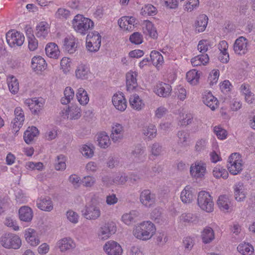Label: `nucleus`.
<instances>
[{"mask_svg": "<svg viewBox=\"0 0 255 255\" xmlns=\"http://www.w3.org/2000/svg\"><path fill=\"white\" fill-rule=\"evenodd\" d=\"M45 52L47 56L54 59L58 58L60 53L58 46L54 43H50L46 45Z\"/></svg>", "mask_w": 255, "mask_h": 255, "instance_id": "obj_37", "label": "nucleus"}, {"mask_svg": "<svg viewBox=\"0 0 255 255\" xmlns=\"http://www.w3.org/2000/svg\"><path fill=\"white\" fill-rule=\"evenodd\" d=\"M94 147L93 145H84L81 148L83 156L87 158H91L94 155Z\"/></svg>", "mask_w": 255, "mask_h": 255, "instance_id": "obj_58", "label": "nucleus"}, {"mask_svg": "<svg viewBox=\"0 0 255 255\" xmlns=\"http://www.w3.org/2000/svg\"><path fill=\"white\" fill-rule=\"evenodd\" d=\"M49 26L45 21L40 22L36 27L35 34L38 38H45L49 32Z\"/></svg>", "mask_w": 255, "mask_h": 255, "instance_id": "obj_34", "label": "nucleus"}, {"mask_svg": "<svg viewBox=\"0 0 255 255\" xmlns=\"http://www.w3.org/2000/svg\"><path fill=\"white\" fill-rule=\"evenodd\" d=\"M77 40L73 36L65 37L63 41V45L66 51L70 54H73L77 50Z\"/></svg>", "mask_w": 255, "mask_h": 255, "instance_id": "obj_23", "label": "nucleus"}, {"mask_svg": "<svg viewBox=\"0 0 255 255\" xmlns=\"http://www.w3.org/2000/svg\"><path fill=\"white\" fill-rule=\"evenodd\" d=\"M112 102L115 107L119 111L123 112L127 108V101L122 93L114 94L112 98Z\"/></svg>", "mask_w": 255, "mask_h": 255, "instance_id": "obj_19", "label": "nucleus"}, {"mask_svg": "<svg viewBox=\"0 0 255 255\" xmlns=\"http://www.w3.org/2000/svg\"><path fill=\"white\" fill-rule=\"evenodd\" d=\"M143 32L152 38H155L157 36V32L153 26L152 23L148 20L144 21L142 24Z\"/></svg>", "mask_w": 255, "mask_h": 255, "instance_id": "obj_40", "label": "nucleus"}, {"mask_svg": "<svg viewBox=\"0 0 255 255\" xmlns=\"http://www.w3.org/2000/svg\"><path fill=\"white\" fill-rule=\"evenodd\" d=\"M124 127L118 123H114L111 129V138L114 142L121 140L124 135Z\"/></svg>", "mask_w": 255, "mask_h": 255, "instance_id": "obj_18", "label": "nucleus"}, {"mask_svg": "<svg viewBox=\"0 0 255 255\" xmlns=\"http://www.w3.org/2000/svg\"><path fill=\"white\" fill-rule=\"evenodd\" d=\"M156 228L150 221H144L137 224L133 228V235L137 239L147 241L155 234Z\"/></svg>", "mask_w": 255, "mask_h": 255, "instance_id": "obj_1", "label": "nucleus"}, {"mask_svg": "<svg viewBox=\"0 0 255 255\" xmlns=\"http://www.w3.org/2000/svg\"><path fill=\"white\" fill-rule=\"evenodd\" d=\"M248 40L243 36L237 38L234 44V50L237 54L242 55L248 52Z\"/></svg>", "mask_w": 255, "mask_h": 255, "instance_id": "obj_13", "label": "nucleus"}, {"mask_svg": "<svg viewBox=\"0 0 255 255\" xmlns=\"http://www.w3.org/2000/svg\"><path fill=\"white\" fill-rule=\"evenodd\" d=\"M177 136L178 137V145L182 147H186L187 145V142L189 139V133L187 130H179L177 133Z\"/></svg>", "mask_w": 255, "mask_h": 255, "instance_id": "obj_43", "label": "nucleus"}, {"mask_svg": "<svg viewBox=\"0 0 255 255\" xmlns=\"http://www.w3.org/2000/svg\"><path fill=\"white\" fill-rule=\"evenodd\" d=\"M103 249L108 255H122L123 250L119 244L114 241H109L104 246Z\"/></svg>", "mask_w": 255, "mask_h": 255, "instance_id": "obj_14", "label": "nucleus"}, {"mask_svg": "<svg viewBox=\"0 0 255 255\" xmlns=\"http://www.w3.org/2000/svg\"><path fill=\"white\" fill-rule=\"evenodd\" d=\"M162 151V147L159 143H154L150 146V155L153 156L157 157L160 155Z\"/></svg>", "mask_w": 255, "mask_h": 255, "instance_id": "obj_57", "label": "nucleus"}, {"mask_svg": "<svg viewBox=\"0 0 255 255\" xmlns=\"http://www.w3.org/2000/svg\"><path fill=\"white\" fill-rule=\"evenodd\" d=\"M24 41V36L19 32L8 31L6 34V41L11 47L22 45Z\"/></svg>", "mask_w": 255, "mask_h": 255, "instance_id": "obj_10", "label": "nucleus"}, {"mask_svg": "<svg viewBox=\"0 0 255 255\" xmlns=\"http://www.w3.org/2000/svg\"><path fill=\"white\" fill-rule=\"evenodd\" d=\"M0 244L4 248L17 250L21 246L20 238L13 234H5L0 239Z\"/></svg>", "mask_w": 255, "mask_h": 255, "instance_id": "obj_3", "label": "nucleus"}, {"mask_svg": "<svg viewBox=\"0 0 255 255\" xmlns=\"http://www.w3.org/2000/svg\"><path fill=\"white\" fill-rule=\"evenodd\" d=\"M208 18L205 14L200 15L195 23L196 30L198 32L204 31L208 24Z\"/></svg>", "mask_w": 255, "mask_h": 255, "instance_id": "obj_41", "label": "nucleus"}, {"mask_svg": "<svg viewBox=\"0 0 255 255\" xmlns=\"http://www.w3.org/2000/svg\"><path fill=\"white\" fill-rule=\"evenodd\" d=\"M247 194V192L243 183L239 182L235 185L234 196L237 201H243L246 198Z\"/></svg>", "mask_w": 255, "mask_h": 255, "instance_id": "obj_26", "label": "nucleus"}, {"mask_svg": "<svg viewBox=\"0 0 255 255\" xmlns=\"http://www.w3.org/2000/svg\"><path fill=\"white\" fill-rule=\"evenodd\" d=\"M157 129L156 127L153 125H150L145 127L143 129V134L149 139L155 137L156 135Z\"/></svg>", "mask_w": 255, "mask_h": 255, "instance_id": "obj_55", "label": "nucleus"}, {"mask_svg": "<svg viewBox=\"0 0 255 255\" xmlns=\"http://www.w3.org/2000/svg\"><path fill=\"white\" fill-rule=\"evenodd\" d=\"M71 62L69 58L63 57L60 62L61 68L65 74L69 72L71 68Z\"/></svg>", "mask_w": 255, "mask_h": 255, "instance_id": "obj_61", "label": "nucleus"}, {"mask_svg": "<svg viewBox=\"0 0 255 255\" xmlns=\"http://www.w3.org/2000/svg\"><path fill=\"white\" fill-rule=\"evenodd\" d=\"M38 134L39 131L36 127H28L23 134L24 141L27 144H31Z\"/></svg>", "mask_w": 255, "mask_h": 255, "instance_id": "obj_31", "label": "nucleus"}, {"mask_svg": "<svg viewBox=\"0 0 255 255\" xmlns=\"http://www.w3.org/2000/svg\"><path fill=\"white\" fill-rule=\"evenodd\" d=\"M214 131L218 138L225 139L227 137V131L222 127L216 126L214 128Z\"/></svg>", "mask_w": 255, "mask_h": 255, "instance_id": "obj_62", "label": "nucleus"}, {"mask_svg": "<svg viewBox=\"0 0 255 255\" xmlns=\"http://www.w3.org/2000/svg\"><path fill=\"white\" fill-rule=\"evenodd\" d=\"M201 237L203 243L207 244L215 239V232L210 227H206L201 232Z\"/></svg>", "mask_w": 255, "mask_h": 255, "instance_id": "obj_30", "label": "nucleus"}, {"mask_svg": "<svg viewBox=\"0 0 255 255\" xmlns=\"http://www.w3.org/2000/svg\"><path fill=\"white\" fill-rule=\"evenodd\" d=\"M116 231V223L112 221L108 222L99 228L97 236L99 239L106 240L114 234Z\"/></svg>", "mask_w": 255, "mask_h": 255, "instance_id": "obj_6", "label": "nucleus"}, {"mask_svg": "<svg viewBox=\"0 0 255 255\" xmlns=\"http://www.w3.org/2000/svg\"><path fill=\"white\" fill-rule=\"evenodd\" d=\"M171 91V86L169 84L162 82L157 83L155 88L156 94L162 97L169 96Z\"/></svg>", "mask_w": 255, "mask_h": 255, "instance_id": "obj_21", "label": "nucleus"}, {"mask_svg": "<svg viewBox=\"0 0 255 255\" xmlns=\"http://www.w3.org/2000/svg\"><path fill=\"white\" fill-rule=\"evenodd\" d=\"M128 180V176L126 174H121L117 175L112 180H109L108 183H107V185H112L114 183L117 184H124Z\"/></svg>", "mask_w": 255, "mask_h": 255, "instance_id": "obj_56", "label": "nucleus"}, {"mask_svg": "<svg viewBox=\"0 0 255 255\" xmlns=\"http://www.w3.org/2000/svg\"><path fill=\"white\" fill-rule=\"evenodd\" d=\"M137 73L130 71L126 74L127 90L129 92L133 91L137 87Z\"/></svg>", "mask_w": 255, "mask_h": 255, "instance_id": "obj_20", "label": "nucleus"}, {"mask_svg": "<svg viewBox=\"0 0 255 255\" xmlns=\"http://www.w3.org/2000/svg\"><path fill=\"white\" fill-rule=\"evenodd\" d=\"M242 166L239 154L232 153L229 157L227 164L229 172L233 175H237L242 170Z\"/></svg>", "mask_w": 255, "mask_h": 255, "instance_id": "obj_8", "label": "nucleus"}, {"mask_svg": "<svg viewBox=\"0 0 255 255\" xmlns=\"http://www.w3.org/2000/svg\"><path fill=\"white\" fill-rule=\"evenodd\" d=\"M129 40L135 44H141L142 42V36L139 32H134L130 36Z\"/></svg>", "mask_w": 255, "mask_h": 255, "instance_id": "obj_64", "label": "nucleus"}, {"mask_svg": "<svg viewBox=\"0 0 255 255\" xmlns=\"http://www.w3.org/2000/svg\"><path fill=\"white\" fill-rule=\"evenodd\" d=\"M74 30L81 35H85L88 30L94 27V22L82 14H77L72 20Z\"/></svg>", "mask_w": 255, "mask_h": 255, "instance_id": "obj_2", "label": "nucleus"}, {"mask_svg": "<svg viewBox=\"0 0 255 255\" xmlns=\"http://www.w3.org/2000/svg\"><path fill=\"white\" fill-rule=\"evenodd\" d=\"M139 214L136 210H132L129 213H126L122 217V221L127 225L130 226L136 222Z\"/></svg>", "mask_w": 255, "mask_h": 255, "instance_id": "obj_35", "label": "nucleus"}, {"mask_svg": "<svg viewBox=\"0 0 255 255\" xmlns=\"http://www.w3.org/2000/svg\"><path fill=\"white\" fill-rule=\"evenodd\" d=\"M136 19L133 16H123L118 20L120 27L126 30L132 31L134 28Z\"/></svg>", "mask_w": 255, "mask_h": 255, "instance_id": "obj_16", "label": "nucleus"}, {"mask_svg": "<svg viewBox=\"0 0 255 255\" xmlns=\"http://www.w3.org/2000/svg\"><path fill=\"white\" fill-rule=\"evenodd\" d=\"M24 237L26 241L31 246L35 247L40 243L38 233L34 229L28 228L25 230Z\"/></svg>", "mask_w": 255, "mask_h": 255, "instance_id": "obj_17", "label": "nucleus"}, {"mask_svg": "<svg viewBox=\"0 0 255 255\" xmlns=\"http://www.w3.org/2000/svg\"><path fill=\"white\" fill-rule=\"evenodd\" d=\"M129 102L131 107L136 111H140L144 107V104L142 100L136 94L130 96Z\"/></svg>", "mask_w": 255, "mask_h": 255, "instance_id": "obj_36", "label": "nucleus"}, {"mask_svg": "<svg viewBox=\"0 0 255 255\" xmlns=\"http://www.w3.org/2000/svg\"><path fill=\"white\" fill-rule=\"evenodd\" d=\"M57 246L61 252H63L75 248V244L71 238L66 237L59 240L57 243Z\"/></svg>", "mask_w": 255, "mask_h": 255, "instance_id": "obj_28", "label": "nucleus"}, {"mask_svg": "<svg viewBox=\"0 0 255 255\" xmlns=\"http://www.w3.org/2000/svg\"><path fill=\"white\" fill-rule=\"evenodd\" d=\"M70 15L69 10L64 8H59L55 13V16L59 19H67Z\"/></svg>", "mask_w": 255, "mask_h": 255, "instance_id": "obj_60", "label": "nucleus"}, {"mask_svg": "<svg viewBox=\"0 0 255 255\" xmlns=\"http://www.w3.org/2000/svg\"><path fill=\"white\" fill-rule=\"evenodd\" d=\"M81 110L80 108L77 106L73 105L68 107V109L65 111V114L67 115V119L77 120L81 116Z\"/></svg>", "mask_w": 255, "mask_h": 255, "instance_id": "obj_38", "label": "nucleus"}, {"mask_svg": "<svg viewBox=\"0 0 255 255\" xmlns=\"http://www.w3.org/2000/svg\"><path fill=\"white\" fill-rule=\"evenodd\" d=\"M197 204L202 210L208 213L212 212L214 210V204L213 198L210 194L205 191L199 192Z\"/></svg>", "mask_w": 255, "mask_h": 255, "instance_id": "obj_4", "label": "nucleus"}, {"mask_svg": "<svg viewBox=\"0 0 255 255\" xmlns=\"http://www.w3.org/2000/svg\"><path fill=\"white\" fill-rule=\"evenodd\" d=\"M76 97L80 104L83 105H86L89 101L87 93L83 88H80L78 89Z\"/></svg>", "mask_w": 255, "mask_h": 255, "instance_id": "obj_50", "label": "nucleus"}, {"mask_svg": "<svg viewBox=\"0 0 255 255\" xmlns=\"http://www.w3.org/2000/svg\"><path fill=\"white\" fill-rule=\"evenodd\" d=\"M82 213V215L88 220H96L101 216L100 208L94 205L86 206Z\"/></svg>", "mask_w": 255, "mask_h": 255, "instance_id": "obj_12", "label": "nucleus"}, {"mask_svg": "<svg viewBox=\"0 0 255 255\" xmlns=\"http://www.w3.org/2000/svg\"><path fill=\"white\" fill-rule=\"evenodd\" d=\"M46 66L45 60L40 56H34L31 60V67L35 72H38L44 70Z\"/></svg>", "mask_w": 255, "mask_h": 255, "instance_id": "obj_27", "label": "nucleus"}, {"mask_svg": "<svg viewBox=\"0 0 255 255\" xmlns=\"http://www.w3.org/2000/svg\"><path fill=\"white\" fill-rule=\"evenodd\" d=\"M228 44L225 40L221 41L219 44L220 55L219 59L223 63H227L229 60V55L227 52Z\"/></svg>", "mask_w": 255, "mask_h": 255, "instance_id": "obj_33", "label": "nucleus"}, {"mask_svg": "<svg viewBox=\"0 0 255 255\" xmlns=\"http://www.w3.org/2000/svg\"><path fill=\"white\" fill-rule=\"evenodd\" d=\"M231 201L228 197L225 195L219 196L217 200V205L220 209L223 211H228Z\"/></svg>", "mask_w": 255, "mask_h": 255, "instance_id": "obj_45", "label": "nucleus"}, {"mask_svg": "<svg viewBox=\"0 0 255 255\" xmlns=\"http://www.w3.org/2000/svg\"><path fill=\"white\" fill-rule=\"evenodd\" d=\"M66 216L67 219L70 222L73 224H76L78 222L79 217L76 212L72 210H69L66 213Z\"/></svg>", "mask_w": 255, "mask_h": 255, "instance_id": "obj_63", "label": "nucleus"}, {"mask_svg": "<svg viewBox=\"0 0 255 255\" xmlns=\"http://www.w3.org/2000/svg\"><path fill=\"white\" fill-rule=\"evenodd\" d=\"M206 164L202 161H196L190 168L191 176L195 179L203 178L207 173Z\"/></svg>", "mask_w": 255, "mask_h": 255, "instance_id": "obj_7", "label": "nucleus"}, {"mask_svg": "<svg viewBox=\"0 0 255 255\" xmlns=\"http://www.w3.org/2000/svg\"><path fill=\"white\" fill-rule=\"evenodd\" d=\"M130 158L134 162H143L146 159L145 148L141 145H136L130 153Z\"/></svg>", "mask_w": 255, "mask_h": 255, "instance_id": "obj_15", "label": "nucleus"}, {"mask_svg": "<svg viewBox=\"0 0 255 255\" xmlns=\"http://www.w3.org/2000/svg\"><path fill=\"white\" fill-rule=\"evenodd\" d=\"M209 56L207 54L199 55L192 58L191 62L193 66L205 65L209 62Z\"/></svg>", "mask_w": 255, "mask_h": 255, "instance_id": "obj_46", "label": "nucleus"}, {"mask_svg": "<svg viewBox=\"0 0 255 255\" xmlns=\"http://www.w3.org/2000/svg\"><path fill=\"white\" fill-rule=\"evenodd\" d=\"M200 73L195 69H192L186 73V79L187 81L191 85H197L199 80Z\"/></svg>", "mask_w": 255, "mask_h": 255, "instance_id": "obj_44", "label": "nucleus"}, {"mask_svg": "<svg viewBox=\"0 0 255 255\" xmlns=\"http://www.w3.org/2000/svg\"><path fill=\"white\" fill-rule=\"evenodd\" d=\"M139 200L143 206L150 208L155 203L156 196L150 190L145 189L140 193Z\"/></svg>", "mask_w": 255, "mask_h": 255, "instance_id": "obj_11", "label": "nucleus"}, {"mask_svg": "<svg viewBox=\"0 0 255 255\" xmlns=\"http://www.w3.org/2000/svg\"><path fill=\"white\" fill-rule=\"evenodd\" d=\"M18 215L19 218L21 221L25 222H30L33 218V213L30 207L23 206L19 209Z\"/></svg>", "mask_w": 255, "mask_h": 255, "instance_id": "obj_22", "label": "nucleus"}, {"mask_svg": "<svg viewBox=\"0 0 255 255\" xmlns=\"http://www.w3.org/2000/svg\"><path fill=\"white\" fill-rule=\"evenodd\" d=\"M237 250L243 255H252L254 252L253 246L246 242L240 243L237 247Z\"/></svg>", "mask_w": 255, "mask_h": 255, "instance_id": "obj_42", "label": "nucleus"}, {"mask_svg": "<svg viewBox=\"0 0 255 255\" xmlns=\"http://www.w3.org/2000/svg\"><path fill=\"white\" fill-rule=\"evenodd\" d=\"M179 220L183 223H196L198 222V217L192 213H183L179 217Z\"/></svg>", "mask_w": 255, "mask_h": 255, "instance_id": "obj_47", "label": "nucleus"}, {"mask_svg": "<svg viewBox=\"0 0 255 255\" xmlns=\"http://www.w3.org/2000/svg\"><path fill=\"white\" fill-rule=\"evenodd\" d=\"M150 57L152 64L156 67L161 65L164 62L163 56L157 51H152Z\"/></svg>", "mask_w": 255, "mask_h": 255, "instance_id": "obj_51", "label": "nucleus"}, {"mask_svg": "<svg viewBox=\"0 0 255 255\" xmlns=\"http://www.w3.org/2000/svg\"><path fill=\"white\" fill-rule=\"evenodd\" d=\"M212 173L214 177L217 179L222 178L224 179H226L229 175L226 169L220 165H217L215 167Z\"/></svg>", "mask_w": 255, "mask_h": 255, "instance_id": "obj_48", "label": "nucleus"}, {"mask_svg": "<svg viewBox=\"0 0 255 255\" xmlns=\"http://www.w3.org/2000/svg\"><path fill=\"white\" fill-rule=\"evenodd\" d=\"M36 202L37 207L41 210L50 212L53 209L52 201L49 197H41Z\"/></svg>", "mask_w": 255, "mask_h": 255, "instance_id": "obj_24", "label": "nucleus"}, {"mask_svg": "<svg viewBox=\"0 0 255 255\" xmlns=\"http://www.w3.org/2000/svg\"><path fill=\"white\" fill-rule=\"evenodd\" d=\"M97 141L99 145L103 148H107L111 143L110 137L105 132H101L98 135Z\"/></svg>", "mask_w": 255, "mask_h": 255, "instance_id": "obj_49", "label": "nucleus"}, {"mask_svg": "<svg viewBox=\"0 0 255 255\" xmlns=\"http://www.w3.org/2000/svg\"><path fill=\"white\" fill-rule=\"evenodd\" d=\"M64 97L61 99V102L63 105H67L69 104L74 96V90L69 87L65 88L64 92Z\"/></svg>", "mask_w": 255, "mask_h": 255, "instance_id": "obj_52", "label": "nucleus"}, {"mask_svg": "<svg viewBox=\"0 0 255 255\" xmlns=\"http://www.w3.org/2000/svg\"><path fill=\"white\" fill-rule=\"evenodd\" d=\"M203 102L204 104L209 107L212 110H215L218 107V101L217 99L210 92L203 96Z\"/></svg>", "mask_w": 255, "mask_h": 255, "instance_id": "obj_32", "label": "nucleus"}, {"mask_svg": "<svg viewBox=\"0 0 255 255\" xmlns=\"http://www.w3.org/2000/svg\"><path fill=\"white\" fill-rule=\"evenodd\" d=\"M14 118L11 122V126L14 132H17L23 124L25 116L23 110L20 107L15 108Z\"/></svg>", "mask_w": 255, "mask_h": 255, "instance_id": "obj_9", "label": "nucleus"}, {"mask_svg": "<svg viewBox=\"0 0 255 255\" xmlns=\"http://www.w3.org/2000/svg\"><path fill=\"white\" fill-rule=\"evenodd\" d=\"M199 4V0H187L184 5V9L187 11H191L197 8Z\"/></svg>", "mask_w": 255, "mask_h": 255, "instance_id": "obj_59", "label": "nucleus"}, {"mask_svg": "<svg viewBox=\"0 0 255 255\" xmlns=\"http://www.w3.org/2000/svg\"><path fill=\"white\" fill-rule=\"evenodd\" d=\"M89 73V68L87 65L83 64L79 65L75 71L76 77L81 79H87Z\"/></svg>", "mask_w": 255, "mask_h": 255, "instance_id": "obj_39", "label": "nucleus"}, {"mask_svg": "<svg viewBox=\"0 0 255 255\" xmlns=\"http://www.w3.org/2000/svg\"><path fill=\"white\" fill-rule=\"evenodd\" d=\"M101 36L97 31L89 33L86 37V48L91 52L98 51L101 46Z\"/></svg>", "mask_w": 255, "mask_h": 255, "instance_id": "obj_5", "label": "nucleus"}, {"mask_svg": "<svg viewBox=\"0 0 255 255\" xmlns=\"http://www.w3.org/2000/svg\"><path fill=\"white\" fill-rule=\"evenodd\" d=\"M66 158L64 155L60 154L55 160V169L57 171H63L66 168Z\"/></svg>", "mask_w": 255, "mask_h": 255, "instance_id": "obj_53", "label": "nucleus"}, {"mask_svg": "<svg viewBox=\"0 0 255 255\" xmlns=\"http://www.w3.org/2000/svg\"><path fill=\"white\" fill-rule=\"evenodd\" d=\"M9 91L12 94H16L19 90V83L17 80L13 76L11 77L7 81Z\"/></svg>", "mask_w": 255, "mask_h": 255, "instance_id": "obj_54", "label": "nucleus"}, {"mask_svg": "<svg viewBox=\"0 0 255 255\" xmlns=\"http://www.w3.org/2000/svg\"><path fill=\"white\" fill-rule=\"evenodd\" d=\"M24 104L29 107L33 114H37L43 107V103L39 101L36 98L26 99Z\"/></svg>", "mask_w": 255, "mask_h": 255, "instance_id": "obj_25", "label": "nucleus"}, {"mask_svg": "<svg viewBox=\"0 0 255 255\" xmlns=\"http://www.w3.org/2000/svg\"><path fill=\"white\" fill-rule=\"evenodd\" d=\"M194 197L193 189L190 186H186L181 192L180 199L184 203L187 204L192 202Z\"/></svg>", "mask_w": 255, "mask_h": 255, "instance_id": "obj_29", "label": "nucleus"}]
</instances>
